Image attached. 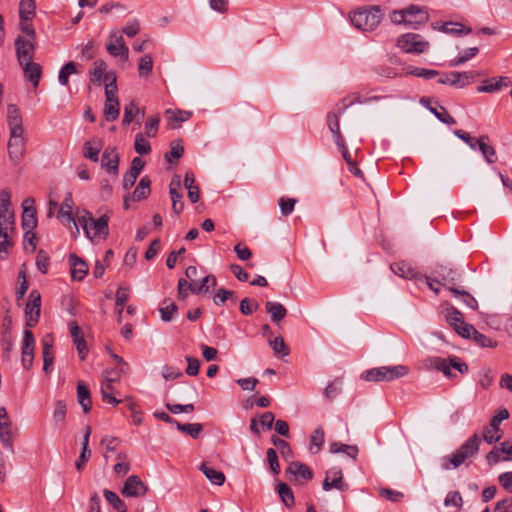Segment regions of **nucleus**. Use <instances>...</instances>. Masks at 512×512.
Segmentation results:
<instances>
[{
  "instance_id": "412c9836",
  "label": "nucleus",
  "mask_w": 512,
  "mask_h": 512,
  "mask_svg": "<svg viewBox=\"0 0 512 512\" xmlns=\"http://www.w3.org/2000/svg\"><path fill=\"white\" fill-rule=\"evenodd\" d=\"M115 382H119V375L117 374L116 376H110L109 371L106 370L104 373L103 381L101 383L100 392L103 401L112 404L113 406H116L121 402V400L112 396L114 393L113 383Z\"/></svg>"
},
{
  "instance_id": "680f3d73",
  "label": "nucleus",
  "mask_w": 512,
  "mask_h": 512,
  "mask_svg": "<svg viewBox=\"0 0 512 512\" xmlns=\"http://www.w3.org/2000/svg\"><path fill=\"white\" fill-rule=\"evenodd\" d=\"M463 504V499L458 491H450L444 500V505L446 507L453 506L455 508H461Z\"/></svg>"
},
{
  "instance_id": "13d9d810",
  "label": "nucleus",
  "mask_w": 512,
  "mask_h": 512,
  "mask_svg": "<svg viewBox=\"0 0 512 512\" xmlns=\"http://www.w3.org/2000/svg\"><path fill=\"white\" fill-rule=\"evenodd\" d=\"M66 419V404L62 400L55 403L53 411V421L55 424H64Z\"/></svg>"
},
{
  "instance_id": "ea45409f",
  "label": "nucleus",
  "mask_w": 512,
  "mask_h": 512,
  "mask_svg": "<svg viewBox=\"0 0 512 512\" xmlns=\"http://www.w3.org/2000/svg\"><path fill=\"white\" fill-rule=\"evenodd\" d=\"M449 290L455 298L459 299L467 307H469L473 310L478 308L477 300L467 291L459 290V289L455 288L454 286H451L449 288Z\"/></svg>"
},
{
  "instance_id": "c9c22d12",
  "label": "nucleus",
  "mask_w": 512,
  "mask_h": 512,
  "mask_svg": "<svg viewBox=\"0 0 512 512\" xmlns=\"http://www.w3.org/2000/svg\"><path fill=\"white\" fill-rule=\"evenodd\" d=\"M150 186V178L147 175L143 176L133 192L132 200L141 201L145 199L151 192Z\"/></svg>"
},
{
  "instance_id": "37998d69",
  "label": "nucleus",
  "mask_w": 512,
  "mask_h": 512,
  "mask_svg": "<svg viewBox=\"0 0 512 512\" xmlns=\"http://www.w3.org/2000/svg\"><path fill=\"white\" fill-rule=\"evenodd\" d=\"M9 226L0 225V259H5L9 254V249L12 247L13 243L8 238V230Z\"/></svg>"
},
{
  "instance_id": "2f4dec72",
  "label": "nucleus",
  "mask_w": 512,
  "mask_h": 512,
  "mask_svg": "<svg viewBox=\"0 0 512 512\" xmlns=\"http://www.w3.org/2000/svg\"><path fill=\"white\" fill-rule=\"evenodd\" d=\"M266 311L270 314L272 322H279L287 315L286 308L279 302L267 301L265 304Z\"/></svg>"
},
{
  "instance_id": "7ed1b4c3",
  "label": "nucleus",
  "mask_w": 512,
  "mask_h": 512,
  "mask_svg": "<svg viewBox=\"0 0 512 512\" xmlns=\"http://www.w3.org/2000/svg\"><path fill=\"white\" fill-rule=\"evenodd\" d=\"M382 18L383 13L379 6L361 7L350 15L351 24L362 31L374 30Z\"/></svg>"
},
{
  "instance_id": "9b49d317",
  "label": "nucleus",
  "mask_w": 512,
  "mask_h": 512,
  "mask_svg": "<svg viewBox=\"0 0 512 512\" xmlns=\"http://www.w3.org/2000/svg\"><path fill=\"white\" fill-rule=\"evenodd\" d=\"M106 50L111 56L128 61L129 49L125 45L123 36L119 35L117 30L110 32L108 42L106 43Z\"/></svg>"
},
{
  "instance_id": "a878e982",
  "label": "nucleus",
  "mask_w": 512,
  "mask_h": 512,
  "mask_svg": "<svg viewBox=\"0 0 512 512\" xmlns=\"http://www.w3.org/2000/svg\"><path fill=\"white\" fill-rule=\"evenodd\" d=\"M286 473L294 476L296 481L299 479L309 481L313 478V471L309 466L298 461L291 462L286 469Z\"/></svg>"
},
{
  "instance_id": "ddd939ff",
  "label": "nucleus",
  "mask_w": 512,
  "mask_h": 512,
  "mask_svg": "<svg viewBox=\"0 0 512 512\" xmlns=\"http://www.w3.org/2000/svg\"><path fill=\"white\" fill-rule=\"evenodd\" d=\"M0 442L5 449L14 453L12 423L5 407L0 408Z\"/></svg>"
},
{
  "instance_id": "a19ab883",
  "label": "nucleus",
  "mask_w": 512,
  "mask_h": 512,
  "mask_svg": "<svg viewBox=\"0 0 512 512\" xmlns=\"http://www.w3.org/2000/svg\"><path fill=\"white\" fill-rule=\"evenodd\" d=\"M329 451L331 453H345L348 457L355 460L358 455V447L356 445L342 444L339 442H333L330 444Z\"/></svg>"
},
{
  "instance_id": "864d4df0",
  "label": "nucleus",
  "mask_w": 512,
  "mask_h": 512,
  "mask_svg": "<svg viewBox=\"0 0 512 512\" xmlns=\"http://www.w3.org/2000/svg\"><path fill=\"white\" fill-rule=\"evenodd\" d=\"M35 338L29 329H25L22 342V355H34Z\"/></svg>"
},
{
  "instance_id": "1a4fd4ad",
  "label": "nucleus",
  "mask_w": 512,
  "mask_h": 512,
  "mask_svg": "<svg viewBox=\"0 0 512 512\" xmlns=\"http://www.w3.org/2000/svg\"><path fill=\"white\" fill-rule=\"evenodd\" d=\"M509 417V412L507 409H501L495 414L491 419L487 426L483 429V437L482 440L487 442L488 444H493L498 442L502 437V431L500 429V424L502 421L506 420Z\"/></svg>"
},
{
  "instance_id": "473e14b6",
  "label": "nucleus",
  "mask_w": 512,
  "mask_h": 512,
  "mask_svg": "<svg viewBox=\"0 0 512 512\" xmlns=\"http://www.w3.org/2000/svg\"><path fill=\"white\" fill-rule=\"evenodd\" d=\"M200 470L206 476V478L214 485L221 486L225 482V475L223 472L214 469L207 463H202Z\"/></svg>"
},
{
  "instance_id": "6ab92c4d",
  "label": "nucleus",
  "mask_w": 512,
  "mask_h": 512,
  "mask_svg": "<svg viewBox=\"0 0 512 512\" xmlns=\"http://www.w3.org/2000/svg\"><path fill=\"white\" fill-rule=\"evenodd\" d=\"M390 269L401 278L414 280L416 282L423 281V275L417 271L415 267L406 261H398L390 265Z\"/></svg>"
},
{
  "instance_id": "9d476101",
  "label": "nucleus",
  "mask_w": 512,
  "mask_h": 512,
  "mask_svg": "<svg viewBox=\"0 0 512 512\" xmlns=\"http://www.w3.org/2000/svg\"><path fill=\"white\" fill-rule=\"evenodd\" d=\"M41 312V294L38 290H32L29 294V300L25 307L26 327H34L40 318Z\"/></svg>"
},
{
  "instance_id": "39448f33",
  "label": "nucleus",
  "mask_w": 512,
  "mask_h": 512,
  "mask_svg": "<svg viewBox=\"0 0 512 512\" xmlns=\"http://www.w3.org/2000/svg\"><path fill=\"white\" fill-rule=\"evenodd\" d=\"M108 222L109 217L107 215H102L98 219H94L91 213L86 212V215L78 217V224L84 230L86 237L91 240L93 237L97 236H103L104 238L108 236Z\"/></svg>"
},
{
  "instance_id": "423d86ee",
  "label": "nucleus",
  "mask_w": 512,
  "mask_h": 512,
  "mask_svg": "<svg viewBox=\"0 0 512 512\" xmlns=\"http://www.w3.org/2000/svg\"><path fill=\"white\" fill-rule=\"evenodd\" d=\"M430 366L441 371L446 377L453 376L451 369L454 368L461 374L468 372V365L461 361L457 356H449L448 358L431 357L429 358Z\"/></svg>"
},
{
  "instance_id": "8fccbe9b",
  "label": "nucleus",
  "mask_w": 512,
  "mask_h": 512,
  "mask_svg": "<svg viewBox=\"0 0 512 512\" xmlns=\"http://www.w3.org/2000/svg\"><path fill=\"white\" fill-rule=\"evenodd\" d=\"M269 346L276 356L285 357L289 354V349L284 342L283 337L278 336L269 340Z\"/></svg>"
},
{
  "instance_id": "5701e85b",
  "label": "nucleus",
  "mask_w": 512,
  "mask_h": 512,
  "mask_svg": "<svg viewBox=\"0 0 512 512\" xmlns=\"http://www.w3.org/2000/svg\"><path fill=\"white\" fill-rule=\"evenodd\" d=\"M119 160L116 148H106L102 154L101 165L108 173L117 176Z\"/></svg>"
},
{
  "instance_id": "f03ea898",
  "label": "nucleus",
  "mask_w": 512,
  "mask_h": 512,
  "mask_svg": "<svg viewBox=\"0 0 512 512\" xmlns=\"http://www.w3.org/2000/svg\"><path fill=\"white\" fill-rule=\"evenodd\" d=\"M390 19L394 24H404L418 29L429 21V14L424 7L410 5L401 10H394L390 14Z\"/></svg>"
},
{
  "instance_id": "aec40b11",
  "label": "nucleus",
  "mask_w": 512,
  "mask_h": 512,
  "mask_svg": "<svg viewBox=\"0 0 512 512\" xmlns=\"http://www.w3.org/2000/svg\"><path fill=\"white\" fill-rule=\"evenodd\" d=\"M432 275L438 277L442 282H444V285L451 284L452 286L455 285L460 277V272L453 268L450 265H444V264H437L432 269Z\"/></svg>"
},
{
  "instance_id": "5fc2aeb1",
  "label": "nucleus",
  "mask_w": 512,
  "mask_h": 512,
  "mask_svg": "<svg viewBox=\"0 0 512 512\" xmlns=\"http://www.w3.org/2000/svg\"><path fill=\"white\" fill-rule=\"evenodd\" d=\"M478 48L477 47H470L468 49H466L461 55H459L458 57H456L455 59L451 60L450 61V66L452 67H456V66H460L461 64L467 62L468 60L472 59L473 57H475L478 53Z\"/></svg>"
},
{
  "instance_id": "052dcab7",
  "label": "nucleus",
  "mask_w": 512,
  "mask_h": 512,
  "mask_svg": "<svg viewBox=\"0 0 512 512\" xmlns=\"http://www.w3.org/2000/svg\"><path fill=\"white\" fill-rule=\"evenodd\" d=\"M33 19L20 17V30L25 34L27 39H36V32L32 24Z\"/></svg>"
},
{
  "instance_id": "2eb2a0df",
  "label": "nucleus",
  "mask_w": 512,
  "mask_h": 512,
  "mask_svg": "<svg viewBox=\"0 0 512 512\" xmlns=\"http://www.w3.org/2000/svg\"><path fill=\"white\" fill-rule=\"evenodd\" d=\"M322 488L324 491H329L331 489L346 491L348 489V485L343 481V472L341 468L332 467L326 472Z\"/></svg>"
},
{
  "instance_id": "0eeeda50",
  "label": "nucleus",
  "mask_w": 512,
  "mask_h": 512,
  "mask_svg": "<svg viewBox=\"0 0 512 512\" xmlns=\"http://www.w3.org/2000/svg\"><path fill=\"white\" fill-rule=\"evenodd\" d=\"M117 91L116 78L113 76L112 82L105 84L104 117L107 121H115L119 117L120 104Z\"/></svg>"
},
{
  "instance_id": "0e129e2a",
  "label": "nucleus",
  "mask_w": 512,
  "mask_h": 512,
  "mask_svg": "<svg viewBox=\"0 0 512 512\" xmlns=\"http://www.w3.org/2000/svg\"><path fill=\"white\" fill-rule=\"evenodd\" d=\"M49 264H50V258L48 256V254L43 250L38 251L37 256H36V266H37L38 270L41 273L46 274L48 272Z\"/></svg>"
},
{
  "instance_id": "c756f323",
  "label": "nucleus",
  "mask_w": 512,
  "mask_h": 512,
  "mask_svg": "<svg viewBox=\"0 0 512 512\" xmlns=\"http://www.w3.org/2000/svg\"><path fill=\"white\" fill-rule=\"evenodd\" d=\"M43 370L48 373L54 362L53 339L46 335L42 341Z\"/></svg>"
},
{
  "instance_id": "58836bf2",
  "label": "nucleus",
  "mask_w": 512,
  "mask_h": 512,
  "mask_svg": "<svg viewBox=\"0 0 512 512\" xmlns=\"http://www.w3.org/2000/svg\"><path fill=\"white\" fill-rule=\"evenodd\" d=\"M106 69L107 64L102 59L94 61L89 71L91 82L100 84L106 74Z\"/></svg>"
},
{
  "instance_id": "603ef678",
  "label": "nucleus",
  "mask_w": 512,
  "mask_h": 512,
  "mask_svg": "<svg viewBox=\"0 0 512 512\" xmlns=\"http://www.w3.org/2000/svg\"><path fill=\"white\" fill-rule=\"evenodd\" d=\"M229 299L236 302L237 298L235 292L224 288L218 289L213 296V302L217 306H222Z\"/></svg>"
},
{
  "instance_id": "f8f14e48",
  "label": "nucleus",
  "mask_w": 512,
  "mask_h": 512,
  "mask_svg": "<svg viewBox=\"0 0 512 512\" xmlns=\"http://www.w3.org/2000/svg\"><path fill=\"white\" fill-rule=\"evenodd\" d=\"M17 59L20 65L32 61L36 51V39H27L19 35L15 40Z\"/></svg>"
},
{
  "instance_id": "79ce46f5",
  "label": "nucleus",
  "mask_w": 512,
  "mask_h": 512,
  "mask_svg": "<svg viewBox=\"0 0 512 512\" xmlns=\"http://www.w3.org/2000/svg\"><path fill=\"white\" fill-rule=\"evenodd\" d=\"M276 488L284 505L288 508L293 507L295 499L291 488L286 483L283 482H279Z\"/></svg>"
},
{
  "instance_id": "774afa93",
  "label": "nucleus",
  "mask_w": 512,
  "mask_h": 512,
  "mask_svg": "<svg viewBox=\"0 0 512 512\" xmlns=\"http://www.w3.org/2000/svg\"><path fill=\"white\" fill-rule=\"evenodd\" d=\"M446 320L453 328L458 326L460 322L464 321L462 313L453 307L447 310Z\"/></svg>"
},
{
  "instance_id": "3c124183",
  "label": "nucleus",
  "mask_w": 512,
  "mask_h": 512,
  "mask_svg": "<svg viewBox=\"0 0 512 512\" xmlns=\"http://www.w3.org/2000/svg\"><path fill=\"white\" fill-rule=\"evenodd\" d=\"M165 115L168 120L177 123V127H179L180 123L187 121L191 117L192 113L188 111L168 109L166 110ZM173 128H176V126H173Z\"/></svg>"
},
{
  "instance_id": "c85d7f7f",
  "label": "nucleus",
  "mask_w": 512,
  "mask_h": 512,
  "mask_svg": "<svg viewBox=\"0 0 512 512\" xmlns=\"http://www.w3.org/2000/svg\"><path fill=\"white\" fill-rule=\"evenodd\" d=\"M102 146V139L98 137H94L86 141L83 145V156L93 162H97L99 160V153Z\"/></svg>"
},
{
  "instance_id": "69168bd1",
  "label": "nucleus",
  "mask_w": 512,
  "mask_h": 512,
  "mask_svg": "<svg viewBox=\"0 0 512 512\" xmlns=\"http://www.w3.org/2000/svg\"><path fill=\"white\" fill-rule=\"evenodd\" d=\"M160 117L158 115L149 117L145 124V134L147 137H155L158 131Z\"/></svg>"
},
{
  "instance_id": "cd10ccee",
  "label": "nucleus",
  "mask_w": 512,
  "mask_h": 512,
  "mask_svg": "<svg viewBox=\"0 0 512 512\" xmlns=\"http://www.w3.org/2000/svg\"><path fill=\"white\" fill-rule=\"evenodd\" d=\"M420 103L424 105L440 122L447 125L456 124V120L452 117L444 107L438 110L436 107L431 106V101L428 98H421Z\"/></svg>"
},
{
  "instance_id": "f704fd0d",
  "label": "nucleus",
  "mask_w": 512,
  "mask_h": 512,
  "mask_svg": "<svg viewBox=\"0 0 512 512\" xmlns=\"http://www.w3.org/2000/svg\"><path fill=\"white\" fill-rule=\"evenodd\" d=\"M489 137L487 135H482L477 139V147L485 158L486 162L491 164L494 162V157L496 155V151L494 147L488 144Z\"/></svg>"
},
{
  "instance_id": "09e8293b",
  "label": "nucleus",
  "mask_w": 512,
  "mask_h": 512,
  "mask_svg": "<svg viewBox=\"0 0 512 512\" xmlns=\"http://www.w3.org/2000/svg\"><path fill=\"white\" fill-rule=\"evenodd\" d=\"M76 73H78L76 63L73 61L66 63L59 71V83L63 86L68 85L69 76Z\"/></svg>"
},
{
  "instance_id": "f257e3e1",
  "label": "nucleus",
  "mask_w": 512,
  "mask_h": 512,
  "mask_svg": "<svg viewBox=\"0 0 512 512\" xmlns=\"http://www.w3.org/2000/svg\"><path fill=\"white\" fill-rule=\"evenodd\" d=\"M481 442L482 438L478 433L472 434L453 453L441 458V468L446 471L457 469L467 460L475 458L479 452Z\"/></svg>"
},
{
  "instance_id": "20e7f679",
  "label": "nucleus",
  "mask_w": 512,
  "mask_h": 512,
  "mask_svg": "<svg viewBox=\"0 0 512 512\" xmlns=\"http://www.w3.org/2000/svg\"><path fill=\"white\" fill-rule=\"evenodd\" d=\"M408 372L409 369L405 365L381 366L364 371L361 379L369 382H389L406 376Z\"/></svg>"
},
{
  "instance_id": "a211bd4d",
  "label": "nucleus",
  "mask_w": 512,
  "mask_h": 512,
  "mask_svg": "<svg viewBox=\"0 0 512 512\" xmlns=\"http://www.w3.org/2000/svg\"><path fill=\"white\" fill-rule=\"evenodd\" d=\"M34 203L33 198H26L23 201L22 229L24 231L31 232L37 227V212Z\"/></svg>"
},
{
  "instance_id": "e2e57ef3",
  "label": "nucleus",
  "mask_w": 512,
  "mask_h": 512,
  "mask_svg": "<svg viewBox=\"0 0 512 512\" xmlns=\"http://www.w3.org/2000/svg\"><path fill=\"white\" fill-rule=\"evenodd\" d=\"M438 83L449 84V85L459 86V87L464 86V83L460 84V75L456 71H453V72H450V73L440 76L438 79Z\"/></svg>"
},
{
  "instance_id": "de8ad7c7",
  "label": "nucleus",
  "mask_w": 512,
  "mask_h": 512,
  "mask_svg": "<svg viewBox=\"0 0 512 512\" xmlns=\"http://www.w3.org/2000/svg\"><path fill=\"white\" fill-rule=\"evenodd\" d=\"M35 0H20L19 2V17L26 19H33L36 14Z\"/></svg>"
},
{
  "instance_id": "6e6552de",
  "label": "nucleus",
  "mask_w": 512,
  "mask_h": 512,
  "mask_svg": "<svg viewBox=\"0 0 512 512\" xmlns=\"http://www.w3.org/2000/svg\"><path fill=\"white\" fill-rule=\"evenodd\" d=\"M397 46L405 53L421 54L428 50L429 42L415 33H406L397 39Z\"/></svg>"
},
{
  "instance_id": "a18cd8bd",
  "label": "nucleus",
  "mask_w": 512,
  "mask_h": 512,
  "mask_svg": "<svg viewBox=\"0 0 512 512\" xmlns=\"http://www.w3.org/2000/svg\"><path fill=\"white\" fill-rule=\"evenodd\" d=\"M176 427L179 431L190 435L193 439H197L203 432V426L200 423H176Z\"/></svg>"
},
{
  "instance_id": "f3484780",
  "label": "nucleus",
  "mask_w": 512,
  "mask_h": 512,
  "mask_svg": "<svg viewBox=\"0 0 512 512\" xmlns=\"http://www.w3.org/2000/svg\"><path fill=\"white\" fill-rule=\"evenodd\" d=\"M148 491V487L137 475H130L121 490V493L125 497H142Z\"/></svg>"
},
{
  "instance_id": "dca6fc26",
  "label": "nucleus",
  "mask_w": 512,
  "mask_h": 512,
  "mask_svg": "<svg viewBox=\"0 0 512 512\" xmlns=\"http://www.w3.org/2000/svg\"><path fill=\"white\" fill-rule=\"evenodd\" d=\"M26 140L23 133L10 134L8 141V155L12 162L19 163L25 153Z\"/></svg>"
},
{
  "instance_id": "4468645a",
  "label": "nucleus",
  "mask_w": 512,
  "mask_h": 512,
  "mask_svg": "<svg viewBox=\"0 0 512 512\" xmlns=\"http://www.w3.org/2000/svg\"><path fill=\"white\" fill-rule=\"evenodd\" d=\"M0 225L9 226L11 229L15 225L14 212L11 210V195L7 190L0 192Z\"/></svg>"
},
{
  "instance_id": "bb28decb",
  "label": "nucleus",
  "mask_w": 512,
  "mask_h": 512,
  "mask_svg": "<svg viewBox=\"0 0 512 512\" xmlns=\"http://www.w3.org/2000/svg\"><path fill=\"white\" fill-rule=\"evenodd\" d=\"M69 263L71 266L72 279L82 281L88 273L87 263L75 254L69 256Z\"/></svg>"
},
{
  "instance_id": "bf43d9fd",
  "label": "nucleus",
  "mask_w": 512,
  "mask_h": 512,
  "mask_svg": "<svg viewBox=\"0 0 512 512\" xmlns=\"http://www.w3.org/2000/svg\"><path fill=\"white\" fill-rule=\"evenodd\" d=\"M153 69L152 57L148 54L142 56L139 60L138 70L140 77H146Z\"/></svg>"
},
{
  "instance_id": "e433bc0d",
  "label": "nucleus",
  "mask_w": 512,
  "mask_h": 512,
  "mask_svg": "<svg viewBox=\"0 0 512 512\" xmlns=\"http://www.w3.org/2000/svg\"><path fill=\"white\" fill-rule=\"evenodd\" d=\"M177 310L178 306L172 299H164L159 307L161 320L164 322H170Z\"/></svg>"
},
{
  "instance_id": "338daca9",
  "label": "nucleus",
  "mask_w": 512,
  "mask_h": 512,
  "mask_svg": "<svg viewBox=\"0 0 512 512\" xmlns=\"http://www.w3.org/2000/svg\"><path fill=\"white\" fill-rule=\"evenodd\" d=\"M296 202H297V200L294 198L281 197L279 199V206H280L282 215L283 216L290 215L294 210V206H295Z\"/></svg>"
},
{
  "instance_id": "49530a36",
  "label": "nucleus",
  "mask_w": 512,
  "mask_h": 512,
  "mask_svg": "<svg viewBox=\"0 0 512 512\" xmlns=\"http://www.w3.org/2000/svg\"><path fill=\"white\" fill-rule=\"evenodd\" d=\"M105 499L113 506L118 512H127V506L123 500L113 491L105 489L103 491Z\"/></svg>"
},
{
  "instance_id": "4be33fe9",
  "label": "nucleus",
  "mask_w": 512,
  "mask_h": 512,
  "mask_svg": "<svg viewBox=\"0 0 512 512\" xmlns=\"http://www.w3.org/2000/svg\"><path fill=\"white\" fill-rule=\"evenodd\" d=\"M73 204L74 203H73L72 195L70 193H68L60 206V209L57 214V218L64 225H69V224L73 223V225L75 226L76 232L79 233L78 224L75 221L73 213H72Z\"/></svg>"
},
{
  "instance_id": "c03bdc74",
  "label": "nucleus",
  "mask_w": 512,
  "mask_h": 512,
  "mask_svg": "<svg viewBox=\"0 0 512 512\" xmlns=\"http://www.w3.org/2000/svg\"><path fill=\"white\" fill-rule=\"evenodd\" d=\"M141 114V116H144V110H141L138 108V105L136 102L131 101L124 107V116L122 123L123 125H129L135 118L136 115Z\"/></svg>"
},
{
  "instance_id": "393cba45",
  "label": "nucleus",
  "mask_w": 512,
  "mask_h": 512,
  "mask_svg": "<svg viewBox=\"0 0 512 512\" xmlns=\"http://www.w3.org/2000/svg\"><path fill=\"white\" fill-rule=\"evenodd\" d=\"M7 123L10 134L24 133L20 110L14 104L7 107Z\"/></svg>"
},
{
  "instance_id": "4c0bfd02",
  "label": "nucleus",
  "mask_w": 512,
  "mask_h": 512,
  "mask_svg": "<svg viewBox=\"0 0 512 512\" xmlns=\"http://www.w3.org/2000/svg\"><path fill=\"white\" fill-rule=\"evenodd\" d=\"M325 442V433L321 426L317 427L310 436L309 450L312 454H317Z\"/></svg>"
},
{
  "instance_id": "4d7b16f0",
  "label": "nucleus",
  "mask_w": 512,
  "mask_h": 512,
  "mask_svg": "<svg viewBox=\"0 0 512 512\" xmlns=\"http://www.w3.org/2000/svg\"><path fill=\"white\" fill-rule=\"evenodd\" d=\"M184 153V146L182 145L180 140H173L170 143V151L165 154V160L167 162H172L170 157L174 159H179Z\"/></svg>"
},
{
  "instance_id": "7c9ffc66",
  "label": "nucleus",
  "mask_w": 512,
  "mask_h": 512,
  "mask_svg": "<svg viewBox=\"0 0 512 512\" xmlns=\"http://www.w3.org/2000/svg\"><path fill=\"white\" fill-rule=\"evenodd\" d=\"M21 66L23 67L25 78L33 85V87H37L41 78L40 65L33 61H29L24 62Z\"/></svg>"
},
{
  "instance_id": "b1692460",
  "label": "nucleus",
  "mask_w": 512,
  "mask_h": 512,
  "mask_svg": "<svg viewBox=\"0 0 512 512\" xmlns=\"http://www.w3.org/2000/svg\"><path fill=\"white\" fill-rule=\"evenodd\" d=\"M510 84L511 81L508 77H492L484 80L482 84L477 87V91L479 93H494L501 90L503 87H508Z\"/></svg>"
},
{
  "instance_id": "72a5a7b5",
  "label": "nucleus",
  "mask_w": 512,
  "mask_h": 512,
  "mask_svg": "<svg viewBox=\"0 0 512 512\" xmlns=\"http://www.w3.org/2000/svg\"><path fill=\"white\" fill-rule=\"evenodd\" d=\"M77 400L81 405L84 413H88L92 407V401L88 387L84 382H78L77 384Z\"/></svg>"
},
{
  "instance_id": "6e6d98bb",
  "label": "nucleus",
  "mask_w": 512,
  "mask_h": 512,
  "mask_svg": "<svg viewBox=\"0 0 512 512\" xmlns=\"http://www.w3.org/2000/svg\"><path fill=\"white\" fill-rule=\"evenodd\" d=\"M134 148L139 155H147L151 152L150 143L145 139L142 133L136 134Z\"/></svg>"
}]
</instances>
